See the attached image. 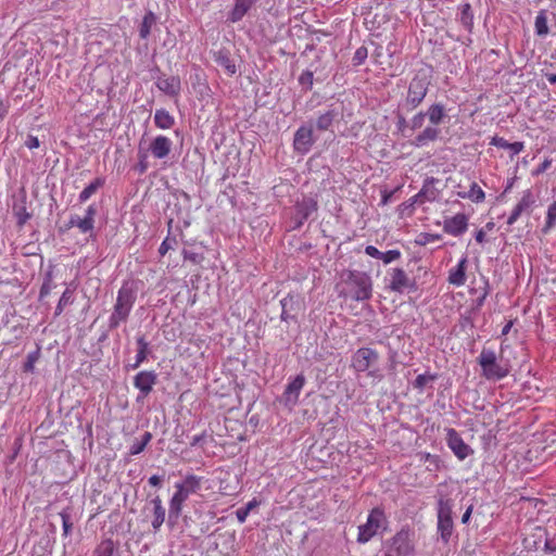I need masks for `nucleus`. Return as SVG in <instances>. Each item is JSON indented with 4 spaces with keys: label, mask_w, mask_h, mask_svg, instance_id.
Instances as JSON below:
<instances>
[{
    "label": "nucleus",
    "mask_w": 556,
    "mask_h": 556,
    "mask_svg": "<svg viewBox=\"0 0 556 556\" xmlns=\"http://www.w3.org/2000/svg\"><path fill=\"white\" fill-rule=\"evenodd\" d=\"M144 448H146L144 442L135 441L129 448V453H130V455H138L141 452H143Z\"/></svg>",
    "instance_id": "nucleus-53"
},
{
    "label": "nucleus",
    "mask_w": 556,
    "mask_h": 556,
    "mask_svg": "<svg viewBox=\"0 0 556 556\" xmlns=\"http://www.w3.org/2000/svg\"><path fill=\"white\" fill-rule=\"evenodd\" d=\"M457 195L462 199H469L475 203L483 202L485 198L484 191L477 182H471L467 192H457Z\"/></svg>",
    "instance_id": "nucleus-32"
},
{
    "label": "nucleus",
    "mask_w": 556,
    "mask_h": 556,
    "mask_svg": "<svg viewBox=\"0 0 556 556\" xmlns=\"http://www.w3.org/2000/svg\"><path fill=\"white\" fill-rule=\"evenodd\" d=\"M281 313L280 319L282 320H293L298 325V315L301 311V303L294 296H288L280 301Z\"/></svg>",
    "instance_id": "nucleus-19"
},
{
    "label": "nucleus",
    "mask_w": 556,
    "mask_h": 556,
    "mask_svg": "<svg viewBox=\"0 0 556 556\" xmlns=\"http://www.w3.org/2000/svg\"><path fill=\"white\" fill-rule=\"evenodd\" d=\"M156 87L164 93L170 97H176L180 93L181 83L178 76H160L156 79Z\"/></svg>",
    "instance_id": "nucleus-21"
},
{
    "label": "nucleus",
    "mask_w": 556,
    "mask_h": 556,
    "mask_svg": "<svg viewBox=\"0 0 556 556\" xmlns=\"http://www.w3.org/2000/svg\"><path fill=\"white\" fill-rule=\"evenodd\" d=\"M176 244L177 241L175 238L166 237L159 248L160 254L165 255L169 250L174 249Z\"/></svg>",
    "instance_id": "nucleus-47"
},
{
    "label": "nucleus",
    "mask_w": 556,
    "mask_h": 556,
    "mask_svg": "<svg viewBox=\"0 0 556 556\" xmlns=\"http://www.w3.org/2000/svg\"><path fill=\"white\" fill-rule=\"evenodd\" d=\"M315 142L313 125H303L294 134L293 148L301 154L307 153Z\"/></svg>",
    "instance_id": "nucleus-14"
},
{
    "label": "nucleus",
    "mask_w": 556,
    "mask_h": 556,
    "mask_svg": "<svg viewBox=\"0 0 556 556\" xmlns=\"http://www.w3.org/2000/svg\"><path fill=\"white\" fill-rule=\"evenodd\" d=\"M25 146L29 149V150H33V149H37L39 148L40 146V142H39V139L35 136H28L26 141H25Z\"/></svg>",
    "instance_id": "nucleus-57"
},
{
    "label": "nucleus",
    "mask_w": 556,
    "mask_h": 556,
    "mask_svg": "<svg viewBox=\"0 0 556 556\" xmlns=\"http://www.w3.org/2000/svg\"><path fill=\"white\" fill-rule=\"evenodd\" d=\"M468 217L463 213H458L453 217H446L443 223L444 232L459 237L467 231Z\"/></svg>",
    "instance_id": "nucleus-16"
},
{
    "label": "nucleus",
    "mask_w": 556,
    "mask_h": 556,
    "mask_svg": "<svg viewBox=\"0 0 556 556\" xmlns=\"http://www.w3.org/2000/svg\"><path fill=\"white\" fill-rule=\"evenodd\" d=\"M299 83L305 90H309L313 86V72H303L299 77Z\"/></svg>",
    "instance_id": "nucleus-44"
},
{
    "label": "nucleus",
    "mask_w": 556,
    "mask_h": 556,
    "mask_svg": "<svg viewBox=\"0 0 556 556\" xmlns=\"http://www.w3.org/2000/svg\"><path fill=\"white\" fill-rule=\"evenodd\" d=\"M439 128L434 126H428L415 137V139L413 140V144L418 148L424 147L430 141H435L439 138Z\"/></svg>",
    "instance_id": "nucleus-25"
},
{
    "label": "nucleus",
    "mask_w": 556,
    "mask_h": 556,
    "mask_svg": "<svg viewBox=\"0 0 556 556\" xmlns=\"http://www.w3.org/2000/svg\"><path fill=\"white\" fill-rule=\"evenodd\" d=\"M430 86L429 76L419 71L408 84L407 96L399 108L405 112H412L417 109L426 98Z\"/></svg>",
    "instance_id": "nucleus-3"
},
{
    "label": "nucleus",
    "mask_w": 556,
    "mask_h": 556,
    "mask_svg": "<svg viewBox=\"0 0 556 556\" xmlns=\"http://www.w3.org/2000/svg\"><path fill=\"white\" fill-rule=\"evenodd\" d=\"M401 110L402 109H397V111L395 112L396 114V128L400 132L404 134L405 129L407 127H409V124L407 123L406 118L404 117V115L401 113Z\"/></svg>",
    "instance_id": "nucleus-49"
},
{
    "label": "nucleus",
    "mask_w": 556,
    "mask_h": 556,
    "mask_svg": "<svg viewBox=\"0 0 556 556\" xmlns=\"http://www.w3.org/2000/svg\"><path fill=\"white\" fill-rule=\"evenodd\" d=\"M425 114L426 117L429 118V122L434 126L440 125L446 117L445 108L441 103L431 104Z\"/></svg>",
    "instance_id": "nucleus-27"
},
{
    "label": "nucleus",
    "mask_w": 556,
    "mask_h": 556,
    "mask_svg": "<svg viewBox=\"0 0 556 556\" xmlns=\"http://www.w3.org/2000/svg\"><path fill=\"white\" fill-rule=\"evenodd\" d=\"M365 253L374 258H378L380 260L381 255H382V252L379 251L376 247L374 245H367L365 248Z\"/></svg>",
    "instance_id": "nucleus-56"
},
{
    "label": "nucleus",
    "mask_w": 556,
    "mask_h": 556,
    "mask_svg": "<svg viewBox=\"0 0 556 556\" xmlns=\"http://www.w3.org/2000/svg\"><path fill=\"white\" fill-rule=\"evenodd\" d=\"M467 263H468V258L465 255L464 257L460 258L457 266L450 270L448 282L451 285H454L457 287L465 285Z\"/></svg>",
    "instance_id": "nucleus-23"
},
{
    "label": "nucleus",
    "mask_w": 556,
    "mask_h": 556,
    "mask_svg": "<svg viewBox=\"0 0 556 556\" xmlns=\"http://www.w3.org/2000/svg\"><path fill=\"white\" fill-rule=\"evenodd\" d=\"M425 118H426V114L424 111H420L418 112L417 114H415L413 116V118L410 119V123H409V128L412 130H416V129H419L422 127L424 123H425Z\"/></svg>",
    "instance_id": "nucleus-45"
},
{
    "label": "nucleus",
    "mask_w": 556,
    "mask_h": 556,
    "mask_svg": "<svg viewBox=\"0 0 556 556\" xmlns=\"http://www.w3.org/2000/svg\"><path fill=\"white\" fill-rule=\"evenodd\" d=\"M523 148H525L523 142L515 141L511 143L509 142L507 149L511 151V155H517L523 150Z\"/></svg>",
    "instance_id": "nucleus-55"
},
{
    "label": "nucleus",
    "mask_w": 556,
    "mask_h": 556,
    "mask_svg": "<svg viewBox=\"0 0 556 556\" xmlns=\"http://www.w3.org/2000/svg\"><path fill=\"white\" fill-rule=\"evenodd\" d=\"M440 180L434 177H427L420 191L410 199V204H422L425 202H433L438 199L440 190L435 187Z\"/></svg>",
    "instance_id": "nucleus-13"
},
{
    "label": "nucleus",
    "mask_w": 556,
    "mask_h": 556,
    "mask_svg": "<svg viewBox=\"0 0 556 556\" xmlns=\"http://www.w3.org/2000/svg\"><path fill=\"white\" fill-rule=\"evenodd\" d=\"M368 56V50L365 46H362L356 49L354 56H353V64L355 66H358L365 62V60Z\"/></svg>",
    "instance_id": "nucleus-43"
},
{
    "label": "nucleus",
    "mask_w": 556,
    "mask_h": 556,
    "mask_svg": "<svg viewBox=\"0 0 556 556\" xmlns=\"http://www.w3.org/2000/svg\"><path fill=\"white\" fill-rule=\"evenodd\" d=\"M136 301V293L128 285L122 286L117 292L116 303L109 318L111 329L117 328L121 323L126 321Z\"/></svg>",
    "instance_id": "nucleus-5"
},
{
    "label": "nucleus",
    "mask_w": 556,
    "mask_h": 556,
    "mask_svg": "<svg viewBox=\"0 0 556 556\" xmlns=\"http://www.w3.org/2000/svg\"><path fill=\"white\" fill-rule=\"evenodd\" d=\"M508 141L504 139L503 137L494 136L491 139L490 144L495 146L497 148L507 149L508 148Z\"/></svg>",
    "instance_id": "nucleus-54"
},
{
    "label": "nucleus",
    "mask_w": 556,
    "mask_h": 556,
    "mask_svg": "<svg viewBox=\"0 0 556 556\" xmlns=\"http://www.w3.org/2000/svg\"><path fill=\"white\" fill-rule=\"evenodd\" d=\"M204 438H205V434H204V433L192 437V439H191V441H190V445H191V446H197L198 444H200V442H201Z\"/></svg>",
    "instance_id": "nucleus-63"
},
{
    "label": "nucleus",
    "mask_w": 556,
    "mask_h": 556,
    "mask_svg": "<svg viewBox=\"0 0 556 556\" xmlns=\"http://www.w3.org/2000/svg\"><path fill=\"white\" fill-rule=\"evenodd\" d=\"M154 124L160 129H169L175 124V118L165 109H159L154 113Z\"/></svg>",
    "instance_id": "nucleus-30"
},
{
    "label": "nucleus",
    "mask_w": 556,
    "mask_h": 556,
    "mask_svg": "<svg viewBox=\"0 0 556 556\" xmlns=\"http://www.w3.org/2000/svg\"><path fill=\"white\" fill-rule=\"evenodd\" d=\"M389 288L394 292L403 293L405 290H416V282L407 276L404 269L393 268Z\"/></svg>",
    "instance_id": "nucleus-15"
},
{
    "label": "nucleus",
    "mask_w": 556,
    "mask_h": 556,
    "mask_svg": "<svg viewBox=\"0 0 556 556\" xmlns=\"http://www.w3.org/2000/svg\"><path fill=\"white\" fill-rule=\"evenodd\" d=\"M475 239L477 242L482 243L485 240V232L483 229H480L476 232Z\"/></svg>",
    "instance_id": "nucleus-64"
},
{
    "label": "nucleus",
    "mask_w": 556,
    "mask_h": 556,
    "mask_svg": "<svg viewBox=\"0 0 556 556\" xmlns=\"http://www.w3.org/2000/svg\"><path fill=\"white\" fill-rule=\"evenodd\" d=\"M379 353L371 348H359L354 352L351 359V367L356 372L367 371V376L372 378H382L380 369L377 367Z\"/></svg>",
    "instance_id": "nucleus-6"
},
{
    "label": "nucleus",
    "mask_w": 556,
    "mask_h": 556,
    "mask_svg": "<svg viewBox=\"0 0 556 556\" xmlns=\"http://www.w3.org/2000/svg\"><path fill=\"white\" fill-rule=\"evenodd\" d=\"M150 503L153 505V509H163L164 506H163V503H162V500L159 495H156L155 497H153Z\"/></svg>",
    "instance_id": "nucleus-61"
},
{
    "label": "nucleus",
    "mask_w": 556,
    "mask_h": 556,
    "mask_svg": "<svg viewBox=\"0 0 556 556\" xmlns=\"http://www.w3.org/2000/svg\"><path fill=\"white\" fill-rule=\"evenodd\" d=\"M414 532L408 526L403 527L386 544L382 556H415Z\"/></svg>",
    "instance_id": "nucleus-4"
},
{
    "label": "nucleus",
    "mask_w": 556,
    "mask_h": 556,
    "mask_svg": "<svg viewBox=\"0 0 556 556\" xmlns=\"http://www.w3.org/2000/svg\"><path fill=\"white\" fill-rule=\"evenodd\" d=\"M485 298H486V292H484L481 296H479L476 301H475V307L473 309L476 311H479L481 308V306L483 305L484 301H485Z\"/></svg>",
    "instance_id": "nucleus-62"
},
{
    "label": "nucleus",
    "mask_w": 556,
    "mask_h": 556,
    "mask_svg": "<svg viewBox=\"0 0 556 556\" xmlns=\"http://www.w3.org/2000/svg\"><path fill=\"white\" fill-rule=\"evenodd\" d=\"M214 61L225 71L226 74L230 76L236 74L237 67L228 51L218 50L215 52Z\"/></svg>",
    "instance_id": "nucleus-24"
},
{
    "label": "nucleus",
    "mask_w": 556,
    "mask_h": 556,
    "mask_svg": "<svg viewBox=\"0 0 556 556\" xmlns=\"http://www.w3.org/2000/svg\"><path fill=\"white\" fill-rule=\"evenodd\" d=\"M236 516H237L238 521L240 523H243L249 516V511L244 507H240L237 509Z\"/></svg>",
    "instance_id": "nucleus-59"
},
{
    "label": "nucleus",
    "mask_w": 556,
    "mask_h": 556,
    "mask_svg": "<svg viewBox=\"0 0 556 556\" xmlns=\"http://www.w3.org/2000/svg\"><path fill=\"white\" fill-rule=\"evenodd\" d=\"M535 202V199L532 194V191L530 189L523 191L522 197L518 204L514 207L511 214L509 215L507 219V224L509 226L514 225L517 219L520 217L522 212L528 210L531 205H533Z\"/></svg>",
    "instance_id": "nucleus-22"
},
{
    "label": "nucleus",
    "mask_w": 556,
    "mask_h": 556,
    "mask_svg": "<svg viewBox=\"0 0 556 556\" xmlns=\"http://www.w3.org/2000/svg\"><path fill=\"white\" fill-rule=\"evenodd\" d=\"M400 257H401V252L399 250H390L387 252H382L380 260L384 264H390V263L399 260Z\"/></svg>",
    "instance_id": "nucleus-48"
},
{
    "label": "nucleus",
    "mask_w": 556,
    "mask_h": 556,
    "mask_svg": "<svg viewBox=\"0 0 556 556\" xmlns=\"http://www.w3.org/2000/svg\"><path fill=\"white\" fill-rule=\"evenodd\" d=\"M157 381V375L153 370L139 371L134 378V386L140 391L142 396H147Z\"/></svg>",
    "instance_id": "nucleus-17"
},
{
    "label": "nucleus",
    "mask_w": 556,
    "mask_h": 556,
    "mask_svg": "<svg viewBox=\"0 0 556 556\" xmlns=\"http://www.w3.org/2000/svg\"><path fill=\"white\" fill-rule=\"evenodd\" d=\"M544 551L545 553H553L556 551V538H548L546 536L544 542Z\"/></svg>",
    "instance_id": "nucleus-52"
},
{
    "label": "nucleus",
    "mask_w": 556,
    "mask_h": 556,
    "mask_svg": "<svg viewBox=\"0 0 556 556\" xmlns=\"http://www.w3.org/2000/svg\"><path fill=\"white\" fill-rule=\"evenodd\" d=\"M60 517L62 520L63 534L67 536L72 530L71 517L67 510H63L60 513Z\"/></svg>",
    "instance_id": "nucleus-46"
},
{
    "label": "nucleus",
    "mask_w": 556,
    "mask_h": 556,
    "mask_svg": "<svg viewBox=\"0 0 556 556\" xmlns=\"http://www.w3.org/2000/svg\"><path fill=\"white\" fill-rule=\"evenodd\" d=\"M458 21L468 33L472 31L473 11L470 3L466 2L458 7Z\"/></svg>",
    "instance_id": "nucleus-26"
},
{
    "label": "nucleus",
    "mask_w": 556,
    "mask_h": 556,
    "mask_svg": "<svg viewBox=\"0 0 556 556\" xmlns=\"http://www.w3.org/2000/svg\"><path fill=\"white\" fill-rule=\"evenodd\" d=\"M337 115L338 114L333 110H329L326 113L321 114L316 119V124H315L316 128L319 131L328 130L332 126L333 121L336 119Z\"/></svg>",
    "instance_id": "nucleus-35"
},
{
    "label": "nucleus",
    "mask_w": 556,
    "mask_h": 556,
    "mask_svg": "<svg viewBox=\"0 0 556 556\" xmlns=\"http://www.w3.org/2000/svg\"><path fill=\"white\" fill-rule=\"evenodd\" d=\"M173 141L166 136L159 135L150 143V151L155 159H165L172 151Z\"/></svg>",
    "instance_id": "nucleus-20"
},
{
    "label": "nucleus",
    "mask_w": 556,
    "mask_h": 556,
    "mask_svg": "<svg viewBox=\"0 0 556 556\" xmlns=\"http://www.w3.org/2000/svg\"><path fill=\"white\" fill-rule=\"evenodd\" d=\"M341 280L348 291L340 292V295L350 296L354 301H367L371 298L372 280L367 273L346 269L342 271Z\"/></svg>",
    "instance_id": "nucleus-2"
},
{
    "label": "nucleus",
    "mask_w": 556,
    "mask_h": 556,
    "mask_svg": "<svg viewBox=\"0 0 556 556\" xmlns=\"http://www.w3.org/2000/svg\"><path fill=\"white\" fill-rule=\"evenodd\" d=\"M165 521V508L153 509L152 528L154 532H157Z\"/></svg>",
    "instance_id": "nucleus-41"
},
{
    "label": "nucleus",
    "mask_w": 556,
    "mask_h": 556,
    "mask_svg": "<svg viewBox=\"0 0 556 556\" xmlns=\"http://www.w3.org/2000/svg\"><path fill=\"white\" fill-rule=\"evenodd\" d=\"M421 459L428 462L430 466L428 467L429 471H438L441 467V458L438 455H432L430 453H425L421 455Z\"/></svg>",
    "instance_id": "nucleus-40"
},
{
    "label": "nucleus",
    "mask_w": 556,
    "mask_h": 556,
    "mask_svg": "<svg viewBox=\"0 0 556 556\" xmlns=\"http://www.w3.org/2000/svg\"><path fill=\"white\" fill-rule=\"evenodd\" d=\"M384 519L386 516L383 508H372L368 515L366 523L358 527L357 542L363 544L372 539L377 534Z\"/></svg>",
    "instance_id": "nucleus-9"
},
{
    "label": "nucleus",
    "mask_w": 556,
    "mask_h": 556,
    "mask_svg": "<svg viewBox=\"0 0 556 556\" xmlns=\"http://www.w3.org/2000/svg\"><path fill=\"white\" fill-rule=\"evenodd\" d=\"M202 478L188 475L182 481L175 483L176 491L169 500L168 523L174 525L181 515L185 502L201 488Z\"/></svg>",
    "instance_id": "nucleus-1"
},
{
    "label": "nucleus",
    "mask_w": 556,
    "mask_h": 556,
    "mask_svg": "<svg viewBox=\"0 0 556 556\" xmlns=\"http://www.w3.org/2000/svg\"><path fill=\"white\" fill-rule=\"evenodd\" d=\"M446 444L459 460H464L473 454L471 446L465 443L459 433L453 428L446 429Z\"/></svg>",
    "instance_id": "nucleus-11"
},
{
    "label": "nucleus",
    "mask_w": 556,
    "mask_h": 556,
    "mask_svg": "<svg viewBox=\"0 0 556 556\" xmlns=\"http://www.w3.org/2000/svg\"><path fill=\"white\" fill-rule=\"evenodd\" d=\"M535 34L540 37H545L548 31L547 15L545 10L539 11L534 21Z\"/></svg>",
    "instance_id": "nucleus-36"
},
{
    "label": "nucleus",
    "mask_w": 556,
    "mask_h": 556,
    "mask_svg": "<svg viewBox=\"0 0 556 556\" xmlns=\"http://www.w3.org/2000/svg\"><path fill=\"white\" fill-rule=\"evenodd\" d=\"M104 185L103 178H96L92 182H90L80 193L78 197V200L80 203L86 202L89 200L99 188H101Z\"/></svg>",
    "instance_id": "nucleus-34"
},
{
    "label": "nucleus",
    "mask_w": 556,
    "mask_h": 556,
    "mask_svg": "<svg viewBox=\"0 0 556 556\" xmlns=\"http://www.w3.org/2000/svg\"><path fill=\"white\" fill-rule=\"evenodd\" d=\"M555 225H556V201L553 202L548 206L545 225L542 229L543 232L544 233L548 232L553 227H555Z\"/></svg>",
    "instance_id": "nucleus-37"
},
{
    "label": "nucleus",
    "mask_w": 556,
    "mask_h": 556,
    "mask_svg": "<svg viewBox=\"0 0 556 556\" xmlns=\"http://www.w3.org/2000/svg\"><path fill=\"white\" fill-rule=\"evenodd\" d=\"M156 15L152 11H148L141 22L139 27V35L142 39H147L151 33V28L156 23Z\"/></svg>",
    "instance_id": "nucleus-33"
},
{
    "label": "nucleus",
    "mask_w": 556,
    "mask_h": 556,
    "mask_svg": "<svg viewBox=\"0 0 556 556\" xmlns=\"http://www.w3.org/2000/svg\"><path fill=\"white\" fill-rule=\"evenodd\" d=\"M97 215V207L91 204L87 207L85 215H72L68 220L70 227H77L81 233H89L93 237L94 217Z\"/></svg>",
    "instance_id": "nucleus-12"
},
{
    "label": "nucleus",
    "mask_w": 556,
    "mask_h": 556,
    "mask_svg": "<svg viewBox=\"0 0 556 556\" xmlns=\"http://www.w3.org/2000/svg\"><path fill=\"white\" fill-rule=\"evenodd\" d=\"M162 481L163 478L157 475H153L149 478V484H151L152 486H160Z\"/></svg>",
    "instance_id": "nucleus-60"
},
{
    "label": "nucleus",
    "mask_w": 556,
    "mask_h": 556,
    "mask_svg": "<svg viewBox=\"0 0 556 556\" xmlns=\"http://www.w3.org/2000/svg\"><path fill=\"white\" fill-rule=\"evenodd\" d=\"M441 235L438 233H428V232H421L418 235V238L416 240V243L419 245H426L431 242H435L441 240Z\"/></svg>",
    "instance_id": "nucleus-42"
},
{
    "label": "nucleus",
    "mask_w": 556,
    "mask_h": 556,
    "mask_svg": "<svg viewBox=\"0 0 556 556\" xmlns=\"http://www.w3.org/2000/svg\"><path fill=\"white\" fill-rule=\"evenodd\" d=\"M396 357H397V352L395 350H392L390 349L389 350V369L390 370H395L396 368Z\"/></svg>",
    "instance_id": "nucleus-58"
},
{
    "label": "nucleus",
    "mask_w": 556,
    "mask_h": 556,
    "mask_svg": "<svg viewBox=\"0 0 556 556\" xmlns=\"http://www.w3.org/2000/svg\"><path fill=\"white\" fill-rule=\"evenodd\" d=\"M453 529L452 502L440 498L438 502V532L445 544L450 542Z\"/></svg>",
    "instance_id": "nucleus-8"
},
{
    "label": "nucleus",
    "mask_w": 556,
    "mask_h": 556,
    "mask_svg": "<svg viewBox=\"0 0 556 556\" xmlns=\"http://www.w3.org/2000/svg\"><path fill=\"white\" fill-rule=\"evenodd\" d=\"M305 384L304 375H298L287 387L283 392L285 405L290 408L296 404L300 392Z\"/></svg>",
    "instance_id": "nucleus-18"
},
{
    "label": "nucleus",
    "mask_w": 556,
    "mask_h": 556,
    "mask_svg": "<svg viewBox=\"0 0 556 556\" xmlns=\"http://www.w3.org/2000/svg\"><path fill=\"white\" fill-rule=\"evenodd\" d=\"M254 0H235V7L229 14V20L231 22L240 21L251 9Z\"/></svg>",
    "instance_id": "nucleus-28"
},
{
    "label": "nucleus",
    "mask_w": 556,
    "mask_h": 556,
    "mask_svg": "<svg viewBox=\"0 0 556 556\" xmlns=\"http://www.w3.org/2000/svg\"><path fill=\"white\" fill-rule=\"evenodd\" d=\"M435 379H437L435 374L426 372L422 375H418L413 382V387L419 391H422L425 389V387L427 386V383L432 382Z\"/></svg>",
    "instance_id": "nucleus-38"
},
{
    "label": "nucleus",
    "mask_w": 556,
    "mask_h": 556,
    "mask_svg": "<svg viewBox=\"0 0 556 556\" xmlns=\"http://www.w3.org/2000/svg\"><path fill=\"white\" fill-rule=\"evenodd\" d=\"M552 165V160L551 159H545L538 167L536 169L533 170L532 175L533 176H539L541 174H543L544 172H546Z\"/></svg>",
    "instance_id": "nucleus-51"
},
{
    "label": "nucleus",
    "mask_w": 556,
    "mask_h": 556,
    "mask_svg": "<svg viewBox=\"0 0 556 556\" xmlns=\"http://www.w3.org/2000/svg\"><path fill=\"white\" fill-rule=\"evenodd\" d=\"M38 353L33 352L27 355V359L24 364V371H34L35 364L38 361Z\"/></svg>",
    "instance_id": "nucleus-50"
},
{
    "label": "nucleus",
    "mask_w": 556,
    "mask_h": 556,
    "mask_svg": "<svg viewBox=\"0 0 556 556\" xmlns=\"http://www.w3.org/2000/svg\"><path fill=\"white\" fill-rule=\"evenodd\" d=\"M478 364L488 380H501L509 374V369L497 362L495 352L485 348L478 357Z\"/></svg>",
    "instance_id": "nucleus-7"
},
{
    "label": "nucleus",
    "mask_w": 556,
    "mask_h": 556,
    "mask_svg": "<svg viewBox=\"0 0 556 556\" xmlns=\"http://www.w3.org/2000/svg\"><path fill=\"white\" fill-rule=\"evenodd\" d=\"M317 211V203L311 198H304L302 201H298L293 207L291 220L293 225L291 229L300 228L309 216Z\"/></svg>",
    "instance_id": "nucleus-10"
},
{
    "label": "nucleus",
    "mask_w": 556,
    "mask_h": 556,
    "mask_svg": "<svg viewBox=\"0 0 556 556\" xmlns=\"http://www.w3.org/2000/svg\"><path fill=\"white\" fill-rule=\"evenodd\" d=\"M138 351L135 357V363L130 365L131 369H137L148 357L149 342L143 336L137 338Z\"/></svg>",
    "instance_id": "nucleus-31"
},
{
    "label": "nucleus",
    "mask_w": 556,
    "mask_h": 556,
    "mask_svg": "<svg viewBox=\"0 0 556 556\" xmlns=\"http://www.w3.org/2000/svg\"><path fill=\"white\" fill-rule=\"evenodd\" d=\"M72 303H73V292L70 289H66L62 293V295L59 300V303L55 308V314L60 315L63 312L64 307Z\"/></svg>",
    "instance_id": "nucleus-39"
},
{
    "label": "nucleus",
    "mask_w": 556,
    "mask_h": 556,
    "mask_svg": "<svg viewBox=\"0 0 556 556\" xmlns=\"http://www.w3.org/2000/svg\"><path fill=\"white\" fill-rule=\"evenodd\" d=\"M92 556H118L116 543L112 539L102 540L93 549Z\"/></svg>",
    "instance_id": "nucleus-29"
}]
</instances>
